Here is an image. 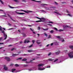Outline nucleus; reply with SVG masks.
<instances>
[{
    "instance_id": "f257e3e1",
    "label": "nucleus",
    "mask_w": 73,
    "mask_h": 73,
    "mask_svg": "<svg viewBox=\"0 0 73 73\" xmlns=\"http://www.w3.org/2000/svg\"><path fill=\"white\" fill-rule=\"evenodd\" d=\"M73 52H70L69 54H68V56L70 58H73Z\"/></svg>"
},
{
    "instance_id": "f03ea898",
    "label": "nucleus",
    "mask_w": 73,
    "mask_h": 73,
    "mask_svg": "<svg viewBox=\"0 0 73 73\" xmlns=\"http://www.w3.org/2000/svg\"><path fill=\"white\" fill-rule=\"evenodd\" d=\"M5 60H7V61H10V60H11V59H10V58L8 57H5Z\"/></svg>"
},
{
    "instance_id": "7ed1b4c3",
    "label": "nucleus",
    "mask_w": 73,
    "mask_h": 73,
    "mask_svg": "<svg viewBox=\"0 0 73 73\" xmlns=\"http://www.w3.org/2000/svg\"><path fill=\"white\" fill-rule=\"evenodd\" d=\"M3 36L4 37H5V38H4V40H6L7 38V35L5 34H3Z\"/></svg>"
},
{
    "instance_id": "20e7f679",
    "label": "nucleus",
    "mask_w": 73,
    "mask_h": 73,
    "mask_svg": "<svg viewBox=\"0 0 73 73\" xmlns=\"http://www.w3.org/2000/svg\"><path fill=\"white\" fill-rule=\"evenodd\" d=\"M16 13L17 14H19V15H25V13H19L16 12Z\"/></svg>"
},
{
    "instance_id": "39448f33",
    "label": "nucleus",
    "mask_w": 73,
    "mask_h": 73,
    "mask_svg": "<svg viewBox=\"0 0 73 73\" xmlns=\"http://www.w3.org/2000/svg\"><path fill=\"white\" fill-rule=\"evenodd\" d=\"M4 70H8V68L5 65L4 66Z\"/></svg>"
},
{
    "instance_id": "423d86ee",
    "label": "nucleus",
    "mask_w": 73,
    "mask_h": 73,
    "mask_svg": "<svg viewBox=\"0 0 73 73\" xmlns=\"http://www.w3.org/2000/svg\"><path fill=\"white\" fill-rule=\"evenodd\" d=\"M2 29H4V31L6 30L5 29V28H3V27H1V26H0V31H2Z\"/></svg>"
},
{
    "instance_id": "0eeeda50",
    "label": "nucleus",
    "mask_w": 73,
    "mask_h": 73,
    "mask_svg": "<svg viewBox=\"0 0 73 73\" xmlns=\"http://www.w3.org/2000/svg\"><path fill=\"white\" fill-rule=\"evenodd\" d=\"M7 15H8V16H9V17H10V18H11V20H13V21H14V22H16V21H15V20L13 19H12V17H10V15H9V14H7Z\"/></svg>"
},
{
    "instance_id": "6e6552de",
    "label": "nucleus",
    "mask_w": 73,
    "mask_h": 73,
    "mask_svg": "<svg viewBox=\"0 0 73 73\" xmlns=\"http://www.w3.org/2000/svg\"><path fill=\"white\" fill-rule=\"evenodd\" d=\"M31 1H35L37 3H41V1H37L35 0H31Z\"/></svg>"
},
{
    "instance_id": "1a4fd4ad",
    "label": "nucleus",
    "mask_w": 73,
    "mask_h": 73,
    "mask_svg": "<svg viewBox=\"0 0 73 73\" xmlns=\"http://www.w3.org/2000/svg\"><path fill=\"white\" fill-rule=\"evenodd\" d=\"M30 29L31 31H32V32H33V33H34V34H36V33L33 31H34V30L33 29H32L31 28H30Z\"/></svg>"
},
{
    "instance_id": "9d476101",
    "label": "nucleus",
    "mask_w": 73,
    "mask_h": 73,
    "mask_svg": "<svg viewBox=\"0 0 73 73\" xmlns=\"http://www.w3.org/2000/svg\"><path fill=\"white\" fill-rule=\"evenodd\" d=\"M36 43L38 44H41V42H40V40H37L36 42Z\"/></svg>"
},
{
    "instance_id": "9b49d317",
    "label": "nucleus",
    "mask_w": 73,
    "mask_h": 73,
    "mask_svg": "<svg viewBox=\"0 0 73 73\" xmlns=\"http://www.w3.org/2000/svg\"><path fill=\"white\" fill-rule=\"evenodd\" d=\"M19 11H23V12H25L26 13H28V12L23 10H19Z\"/></svg>"
},
{
    "instance_id": "f8f14e48",
    "label": "nucleus",
    "mask_w": 73,
    "mask_h": 73,
    "mask_svg": "<svg viewBox=\"0 0 73 73\" xmlns=\"http://www.w3.org/2000/svg\"><path fill=\"white\" fill-rule=\"evenodd\" d=\"M30 41L29 40L27 41L25 40L24 41V43H28V42H29Z\"/></svg>"
},
{
    "instance_id": "ddd939ff",
    "label": "nucleus",
    "mask_w": 73,
    "mask_h": 73,
    "mask_svg": "<svg viewBox=\"0 0 73 73\" xmlns=\"http://www.w3.org/2000/svg\"><path fill=\"white\" fill-rule=\"evenodd\" d=\"M44 64H39L38 66L39 67H40V66H43L44 65Z\"/></svg>"
},
{
    "instance_id": "4468645a",
    "label": "nucleus",
    "mask_w": 73,
    "mask_h": 73,
    "mask_svg": "<svg viewBox=\"0 0 73 73\" xmlns=\"http://www.w3.org/2000/svg\"><path fill=\"white\" fill-rule=\"evenodd\" d=\"M44 69H45V68H38V70H43Z\"/></svg>"
},
{
    "instance_id": "2eb2a0df",
    "label": "nucleus",
    "mask_w": 73,
    "mask_h": 73,
    "mask_svg": "<svg viewBox=\"0 0 73 73\" xmlns=\"http://www.w3.org/2000/svg\"><path fill=\"white\" fill-rule=\"evenodd\" d=\"M17 55H18V54H12V56L14 57V56H17Z\"/></svg>"
},
{
    "instance_id": "dca6fc26",
    "label": "nucleus",
    "mask_w": 73,
    "mask_h": 73,
    "mask_svg": "<svg viewBox=\"0 0 73 73\" xmlns=\"http://www.w3.org/2000/svg\"><path fill=\"white\" fill-rule=\"evenodd\" d=\"M65 27H66V28H67V27L69 28H70V29L72 28V27H70V26H68V25L66 26Z\"/></svg>"
},
{
    "instance_id": "f3484780",
    "label": "nucleus",
    "mask_w": 73,
    "mask_h": 73,
    "mask_svg": "<svg viewBox=\"0 0 73 73\" xmlns=\"http://www.w3.org/2000/svg\"><path fill=\"white\" fill-rule=\"evenodd\" d=\"M60 53V51H58L57 52H55L56 54H59V53Z\"/></svg>"
},
{
    "instance_id": "a211bd4d",
    "label": "nucleus",
    "mask_w": 73,
    "mask_h": 73,
    "mask_svg": "<svg viewBox=\"0 0 73 73\" xmlns=\"http://www.w3.org/2000/svg\"><path fill=\"white\" fill-rule=\"evenodd\" d=\"M42 21V20H41H41H39V21H36V23H38L39 22H41Z\"/></svg>"
},
{
    "instance_id": "6ab92c4d",
    "label": "nucleus",
    "mask_w": 73,
    "mask_h": 73,
    "mask_svg": "<svg viewBox=\"0 0 73 73\" xmlns=\"http://www.w3.org/2000/svg\"><path fill=\"white\" fill-rule=\"evenodd\" d=\"M27 59L26 58H25L23 59L22 60V61H27Z\"/></svg>"
},
{
    "instance_id": "aec40b11",
    "label": "nucleus",
    "mask_w": 73,
    "mask_h": 73,
    "mask_svg": "<svg viewBox=\"0 0 73 73\" xmlns=\"http://www.w3.org/2000/svg\"><path fill=\"white\" fill-rule=\"evenodd\" d=\"M48 5V4H43L41 5L42 6V7H45V5Z\"/></svg>"
},
{
    "instance_id": "412c9836",
    "label": "nucleus",
    "mask_w": 73,
    "mask_h": 73,
    "mask_svg": "<svg viewBox=\"0 0 73 73\" xmlns=\"http://www.w3.org/2000/svg\"><path fill=\"white\" fill-rule=\"evenodd\" d=\"M33 50H28V52H33Z\"/></svg>"
},
{
    "instance_id": "4be33fe9",
    "label": "nucleus",
    "mask_w": 73,
    "mask_h": 73,
    "mask_svg": "<svg viewBox=\"0 0 73 73\" xmlns=\"http://www.w3.org/2000/svg\"><path fill=\"white\" fill-rule=\"evenodd\" d=\"M69 48L71 49H73V46H71V45L70 46Z\"/></svg>"
},
{
    "instance_id": "5701e85b",
    "label": "nucleus",
    "mask_w": 73,
    "mask_h": 73,
    "mask_svg": "<svg viewBox=\"0 0 73 73\" xmlns=\"http://www.w3.org/2000/svg\"><path fill=\"white\" fill-rule=\"evenodd\" d=\"M54 13H56V14H57V15H60V14L59 13H58V12H57L54 11Z\"/></svg>"
},
{
    "instance_id": "b1692460",
    "label": "nucleus",
    "mask_w": 73,
    "mask_h": 73,
    "mask_svg": "<svg viewBox=\"0 0 73 73\" xmlns=\"http://www.w3.org/2000/svg\"><path fill=\"white\" fill-rule=\"evenodd\" d=\"M9 7L10 8H12V9L15 8V7H12L11 6H10V5H9Z\"/></svg>"
},
{
    "instance_id": "393cba45",
    "label": "nucleus",
    "mask_w": 73,
    "mask_h": 73,
    "mask_svg": "<svg viewBox=\"0 0 73 73\" xmlns=\"http://www.w3.org/2000/svg\"><path fill=\"white\" fill-rule=\"evenodd\" d=\"M23 37H25L26 36V35L24 33H23Z\"/></svg>"
},
{
    "instance_id": "a878e982",
    "label": "nucleus",
    "mask_w": 73,
    "mask_h": 73,
    "mask_svg": "<svg viewBox=\"0 0 73 73\" xmlns=\"http://www.w3.org/2000/svg\"><path fill=\"white\" fill-rule=\"evenodd\" d=\"M42 29H43V31H48V29H44V28H42Z\"/></svg>"
},
{
    "instance_id": "bb28decb",
    "label": "nucleus",
    "mask_w": 73,
    "mask_h": 73,
    "mask_svg": "<svg viewBox=\"0 0 73 73\" xmlns=\"http://www.w3.org/2000/svg\"><path fill=\"white\" fill-rule=\"evenodd\" d=\"M24 66V67H27V66H28V64H24L23 65Z\"/></svg>"
},
{
    "instance_id": "cd10ccee",
    "label": "nucleus",
    "mask_w": 73,
    "mask_h": 73,
    "mask_svg": "<svg viewBox=\"0 0 73 73\" xmlns=\"http://www.w3.org/2000/svg\"><path fill=\"white\" fill-rule=\"evenodd\" d=\"M13 1H14L15 2H16V3H17V2H19V1L18 0H13Z\"/></svg>"
},
{
    "instance_id": "c85d7f7f",
    "label": "nucleus",
    "mask_w": 73,
    "mask_h": 73,
    "mask_svg": "<svg viewBox=\"0 0 73 73\" xmlns=\"http://www.w3.org/2000/svg\"><path fill=\"white\" fill-rule=\"evenodd\" d=\"M48 61H53V60H54V59H52L51 58H49L48 59Z\"/></svg>"
},
{
    "instance_id": "c756f323",
    "label": "nucleus",
    "mask_w": 73,
    "mask_h": 73,
    "mask_svg": "<svg viewBox=\"0 0 73 73\" xmlns=\"http://www.w3.org/2000/svg\"><path fill=\"white\" fill-rule=\"evenodd\" d=\"M1 33H3V35L5 34V31H1Z\"/></svg>"
},
{
    "instance_id": "7c9ffc66",
    "label": "nucleus",
    "mask_w": 73,
    "mask_h": 73,
    "mask_svg": "<svg viewBox=\"0 0 73 73\" xmlns=\"http://www.w3.org/2000/svg\"><path fill=\"white\" fill-rule=\"evenodd\" d=\"M21 59H22V58L21 57V58H19L17 59L16 60H21Z\"/></svg>"
},
{
    "instance_id": "2f4dec72",
    "label": "nucleus",
    "mask_w": 73,
    "mask_h": 73,
    "mask_svg": "<svg viewBox=\"0 0 73 73\" xmlns=\"http://www.w3.org/2000/svg\"><path fill=\"white\" fill-rule=\"evenodd\" d=\"M45 8L46 9V10H49V7H45Z\"/></svg>"
},
{
    "instance_id": "473e14b6",
    "label": "nucleus",
    "mask_w": 73,
    "mask_h": 73,
    "mask_svg": "<svg viewBox=\"0 0 73 73\" xmlns=\"http://www.w3.org/2000/svg\"><path fill=\"white\" fill-rule=\"evenodd\" d=\"M15 66L16 67H18V66H19V64H16L15 65Z\"/></svg>"
},
{
    "instance_id": "72a5a7b5",
    "label": "nucleus",
    "mask_w": 73,
    "mask_h": 73,
    "mask_svg": "<svg viewBox=\"0 0 73 73\" xmlns=\"http://www.w3.org/2000/svg\"><path fill=\"white\" fill-rule=\"evenodd\" d=\"M68 16H70V17H72V15H71L70 14H68Z\"/></svg>"
},
{
    "instance_id": "f704fd0d",
    "label": "nucleus",
    "mask_w": 73,
    "mask_h": 73,
    "mask_svg": "<svg viewBox=\"0 0 73 73\" xmlns=\"http://www.w3.org/2000/svg\"><path fill=\"white\" fill-rule=\"evenodd\" d=\"M15 70H16V69H12V72H13Z\"/></svg>"
},
{
    "instance_id": "c9c22d12",
    "label": "nucleus",
    "mask_w": 73,
    "mask_h": 73,
    "mask_svg": "<svg viewBox=\"0 0 73 73\" xmlns=\"http://www.w3.org/2000/svg\"><path fill=\"white\" fill-rule=\"evenodd\" d=\"M56 38H60V36H56Z\"/></svg>"
},
{
    "instance_id": "e433bc0d",
    "label": "nucleus",
    "mask_w": 73,
    "mask_h": 73,
    "mask_svg": "<svg viewBox=\"0 0 73 73\" xmlns=\"http://www.w3.org/2000/svg\"><path fill=\"white\" fill-rule=\"evenodd\" d=\"M58 60V59H56V60H54V62H56V61H57Z\"/></svg>"
},
{
    "instance_id": "4c0bfd02",
    "label": "nucleus",
    "mask_w": 73,
    "mask_h": 73,
    "mask_svg": "<svg viewBox=\"0 0 73 73\" xmlns=\"http://www.w3.org/2000/svg\"><path fill=\"white\" fill-rule=\"evenodd\" d=\"M23 56H29V55L28 54H24L23 55Z\"/></svg>"
},
{
    "instance_id": "58836bf2",
    "label": "nucleus",
    "mask_w": 73,
    "mask_h": 73,
    "mask_svg": "<svg viewBox=\"0 0 73 73\" xmlns=\"http://www.w3.org/2000/svg\"><path fill=\"white\" fill-rule=\"evenodd\" d=\"M51 37V35H49L48 36V38H50Z\"/></svg>"
},
{
    "instance_id": "ea45409f",
    "label": "nucleus",
    "mask_w": 73,
    "mask_h": 73,
    "mask_svg": "<svg viewBox=\"0 0 73 73\" xmlns=\"http://www.w3.org/2000/svg\"><path fill=\"white\" fill-rule=\"evenodd\" d=\"M0 2L2 4H4V3H3V1H2L0 0Z\"/></svg>"
},
{
    "instance_id": "a19ab883",
    "label": "nucleus",
    "mask_w": 73,
    "mask_h": 73,
    "mask_svg": "<svg viewBox=\"0 0 73 73\" xmlns=\"http://www.w3.org/2000/svg\"><path fill=\"white\" fill-rule=\"evenodd\" d=\"M40 19H42V20H46V19H45L44 18L42 17Z\"/></svg>"
},
{
    "instance_id": "79ce46f5",
    "label": "nucleus",
    "mask_w": 73,
    "mask_h": 73,
    "mask_svg": "<svg viewBox=\"0 0 73 73\" xmlns=\"http://www.w3.org/2000/svg\"><path fill=\"white\" fill-rule=\"evenodd\" d=\"M36 17V19H39V20H41V19L40 18L37 17Z\"/></svg>"
},
{
    "instance_id": "37998d69",
    "label": "nucleus",
    "mask_w": 73,
    "mask_h": 73,
    "mask_svg": "<svg viewBox=\"0 0 73 73\" xmlns=\"http://www.w3.org/2000/svg\"><path fill=\"white\" fill-rule=\"evenodd\" d=\"M51 54H52V53L51 52H50L48 54V56H50L51 55Z\"/></svg>"
},
{
    "instance_id": "c03bdc74",
    "label": "nucleus",
    "mask_w": 73,
    "mask_h": 73,
    "mask_svg": "<svg viewBox=\"0 0 73 73\" xmlns=\"http://www.w3.org/2000/svg\"><path fill=\"white\" fill-rule=\"evenodd\" d=\"M59 32H61V31H64V30L60 29L59 30Z\"/></svg>"
},
{
    "instance_id": "a18cd8bd",
    "label": "nucleus",
    "mask_w": 73,
    "mask_h": 73,
    "mask_svg": "<svg viewBox=\"0 0 73 73\" xmlns=\"http://www.w3.org/2000/svg\"><path fill=\"white\" fill-rule=\"evenodd\" d=\"M44 35L46 36V37L48 36V35L46 33H44Z\"/></svg>"
},
{
    "instance_id": "49530a36",
    "label": "nucleus",
    "mask_w": 73,
    "mask_h": 73,
    "mask_svg": "<svg viewBox=\"0 0 73 73\" xmlns=\"http://www.w3.org/2000/svg\"><path fill=\"white\" fill-rule=\"evenodd\" d=\"M53 30H51L50 31V33H53Z\"/></svg>"
},
{
    "instance_id": "de8ad7c7",
    "label": "nucleus",
    "mask_w": 73,
    "mask_h": 73,
    "mask_svg": "<svg viewBox=\"0 0 73 73\" xmlns=\"http://www.w3.org/2000/svg\"><path fill=\"white\" fill-rule=\"evenodd\" d=\"M40 29H41V28L40 27H38V30H40Z\"/></svg>"
},
{
    "instance_id": "09e8293b",
    "label": "nucleus",
    "mask_w": 73,
    "mask_h": 73,
    "mask_svg": "<svg viewBox=\"0 0 73 73\" xmlns=\"http://www.w3.org/2000/svg\"><path fill=\"white\" fill-rule=\"evenodd\" d=\"M3 37H1L0 38V41H1V40H3Z\"/></svg>"
},
{
    "instance_id": "8fccbe9b",
    "label": "nucleus",
    "mask_w": 73,
    "mask_h": 73,
    "mask_svg": "<svg viewBox=\"0 0 73 73\" xmlns=\"http://www.w3.org/2000/svg\"><path fill=\"white\" fill-rule=\"evenodd\" d=\"M54 29L56 31H58V29H57L56 28H54Z\"/></svg>"
},
{
    "instance_id": "3c124183",
    "label": "nucleus",
    "mask_w": 73,
    "mask_h": 73,
    "mask_svg": "<svg viewBox=\"0 0 73 73\" xmlns=\"http://www.w3.org/2000/svg\"><path fill=\"white\" fill-rule=\"evenodd\" d=\"M33 46V44H32L31 46L29 47V48H31Z\"/></svg>"
},
{
    "instance_id": "603ef678",
    "label": "nucleus",
    "mask_w": 73,
    "mask_h": 73,
    "mask_svg": "<svg viewBox=\"0 0 73 73\" xmlns=\"http://www.w3.org/2000/svg\"><path fill=\"white\" fill-rule=\"evenodd\" d=\"M67 12L68 13H70V12L68 11V10H66Z\"/></svg>"
},
{
    "instance_id": "864d4df0",
    "label": "nucleus",
    "mask_w": 73,
    "mask_h": 73,
    "mask_svg": "<svg viewBox=\"0 0 73 73\" xmlns=\"http://www.w3.org/2000/svg\"><path fill=\"white\" fill-rule=\"evenodd\" d=\"M22 1H23V2H24V3H26V1L25 0H22Z\"/></svg>"
},
{
    "instance_id": "5fc2aeb1",
    "label": "nucleus",
    "mask_w": 73,
    "mask_h": 73,
    "mask_svg": "<svg viewBox=\"0 0 73 73\" xmlns=\"http://www.w3.org/2000/svg\"><path fill=\"white\" fill-rule=\"evenodd\" d=\"M48 25H49V26H50V27H52V25H51V24H48Z\"/></svg>"
},
{
    "instance_id": "6e6d98bb",
    "label": "nucleus",
    "mask_w": 73,
    "mask_h": 73,
    "mask_svg": "<svg viewBox=\"0 0 73 73\" xmlns=\"http://www.w3.org/2000/svg\"><path fill=\"white\" fill-rule=\"evenodd\" d=\"M48 23H52V24H53V22H50V21H48Z\"/></svg>"
},
{
    "instance_id": "4d7b16f0",
    "label": "nucleus",
    "mask_w": 73,
    "mask_h": 73,
    "mask_svg": "<svg viewBox=\"0 0 73 73\" xmlns=\"http://www.w3.org/2000/svg\"><path fill=\"white\" fill-rule=\"evenodd\" d=\"M15 49V48H12L11 50V51H13V50H14Z\"/></svg>"
},
{
    "instance_id": "13d9d810",
    "label": "nucleus",
    "mask_w": 73,
    "mask_h": 73,
    "mask_svg": "<svg viewBox=\"0 0 73 73\" xmlns=\"http://www.w3.org/2000/svg\"><path fill=\"white\" fill-rule=\"evenodd\" d=\"M32 61H33V60H31L29 62H28V63H29V62H31Z\"/></svg>"
},
{
    "instance_id": "bf43d9fd",
    "label": "nucleus",
    "mask_w": 73,
    "mask_h": 73,
    "mask_svg": "<svg viewBox=\"0 0 73 73\" xmlns=\"http://www.w3.org/2000/svg\"><path fill=\"white\" fill-rule=\"evenodd\" d=\"M55 3L56 4V5H58V3L56 2H55Z\"/></svg>"
},
{
    "instance_id": "052dcab7",
    "label": "nucleus",
    "mask_w": 73,
    "mask_h": 73,
    "mask_svg": "<svg viewBox=\"0 0 73 73\" xmlns=\"http://www.w3.org/2000/svg\"><path fill=\"white\" fill-rule=\"evenodd\" d=\"M32 42H33V44H34L35 43V40H32Z\"/></svg>"
},
{
    "instance_id": "680f3d73",
    "label": "nucleus",
    "mask_w": 73,
    "mask_h": 73,
    "mask_svg": "<svg viewBox=\"0 0 73 73\" xmlns=\"http://www.w3.org/2000/svg\"><path fill=\"white\" fill-rule=\"evenodd\" d=\"M1 16H3V17H7V16L6 15H2Z\"/></svg>"
},
{
    "instance_id": "e2e57ef3",
    "label": "nucleus",
    "mask_w": 73,
    "mask_h": 73,
    "mask_svg": "<svg viewBox=\"0 0 73 73\" xmlns=\"http://www.w3.org/2000/svg\"><path fill=\"white\" fill-rule=\"evenodd\" d=\"M64 41H65L64 39L62 40V42H64Z\"/></svg>"
},
{
    "instance_id": "0e129e2a",
    "label": "nucleus",
    "mask_w": 73,
    "mask_h": 73,
    "mask_svg": "<svg viewBox=\"0 0 73 73\" xmlns=\"http://www.w3.org/2000/svg\"><path fill=\"white\" fill-rule=\"evenodd\" d=\"M46 68H50V66H47Z\"/></svg>"
},
{
    "instance_id": "69168bd1",
    "label": "nucleus",
    "mask_w": 73,
    "mask_h": 73,
    "mask_svg": "<svg viewBox=\"0 0 73 73\" xmlns=\"http://www.w3.org/2000/svg\"><path fill=\"white\" fill-rule=\"evenodd\" d=\"M2 44H4V43H0V45H1Z\"/></svg>"
},
{
    "instance_id": "338daca9",
    "label": "nucleus",
    "mask_w": 73,
    "mask_h": 73,
    "mask_svg": "<svg viewBox=\"0 0 73 73\" xmlns=\"http://www.w3.org/2000/svg\"><path fill=\"white\" fill-rule=\"evenodd\" d=\"M8 25H9L10 26H12V25H11L10 23H9L8 24Z\"/></svg>"
},
{
    "instance_id": "774afa93",
    "label": "nucleus",
    "mask_w": 73,
    "mask_h": 73,
    "mask_svg": "<svg viewBox=\"0 0 73 73\" xmlns=\"http://www.w3.org/2000/svg\"><path fill=\"white\" fill-rule=\"evenodd\" d=\"M53 45V43H52L51 44V46H52V45Z\"/></svg>"
}]
</instances>
